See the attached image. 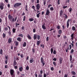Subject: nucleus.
<instances>
[{"instance_id": "obj_1", "label": "nucleus", "mask_w": 77, "mask_h": 77, "mask_svg": "<svg viewBox=\"0 0 77 77\" xmlns=\"http://www.w3.org/2000/svg\"><path fill=\"white\" fill-rule=\"evenodd\" d=\"M21 5H22V4L21 3H15L14 5V7L15 8H17V7H19V6H21Z\"/></svg>"}, {"instance_id": "obj_2", "label": "nucleus", "mask_w": 77, "mask_h": 77, "mask_svg": "<svg viewBox=\"0 0 77 77\" xmlns=\"http://www.w3.org/2000/svg\"><path fill=\"white\" fill-rule=\"evenodd\" d=\"M41 62L42 63V66H44L45 65V63L44 62V60L43 57H41L40 59Z\"/></svg>"}, {"instance_id": "obj_3", "label": "nucleus", "mask_w": 77, "mask_h": 77, "mask_svg": "<svg viewBox=\"0 0 77 77\" xmlns=\"http://www.w3.org/2000/svg\"><path fill=\"white\" fill-rule=\"evenodd\" d=\"M72 19H71L70 20L69 19L67 21V23H66V26H67V29H68L69 27V21H71Z\"/></svg>"}, {"instance_id": "obj_4", "label": "nucleus", "mask_w": 77, "mask_h": 77, "mask_svg": "<svg viewBox=\"0 0 77 77\" xmlns=\"http://www.w3.org/2000/svg\"><path fill=\"white\" fill-rule=\"evenodd\" d=\"M15 71L13 69H11L10 70V73L11 75H14Z\"/></svg>"}, {"instance_id": "obj_5", "label": "nucleus", "mask_w": 77, "mask_h": 77, "mask_svg": "<svg viewBox=\"0 0 77 77\" xmlns=\"http://www.w3.org/2000/svg\"><path fill=\"white\" fill-rule=\"evenodd\" d=\"M0 9L1 10H3L4 9V4L3 3L0 4Z\"/></svg>"}, {"instance_id": "obj_6", "label": "nucleus", "mask_w": 77, "mask_h": 77, "mask_svg": "<svg viewBox=\"0 0 77 77\" xmlns=\"http://www.w3.org/2000/svg\"><path fill=\"white\" fill-rule=\"evenodd\" d=\"M50 14V10L49 9H47L46 10V13L45 14V15H49V14Z\"/></svg>"}, {"instance_id": "obj_7", "label": "nucleus", "mask_w": 77, "mask_h": 77, "mask_svg": "<svg viewBox=\"0 0 77 77\" xmlns=\"http://www.w3.org/2000/svg\"><path fill=\"white\" fill-rule=\"evenodd\" d=\"M36 7L38 10H39V9H40V8H41V6H40V5L39 4H37Z\"/></svg>"}, {"instance_id": "obj_8", "label": "nucleus", "mask_w": 77, "mask_h": 77, "mask_svg": "<svg viewBox=\"0 0 77 77\" xmlns=\"http://www.w3.org/2000/svg\"><path fill=\"white\" fill-rule=\"evenodd\" d=\"M8 27L9 29V32H8V34L10 36V35H11V32H10L11 31V27L9 26H7Z\"/></svg>"}, {"instance_id": "obj_9", "label": "nucleus", "mask_w": 77, "mask_h": 77, "mask_svg": "<svg viewBox=\"0 0 77 77\" xmlns=\"http://www.w3.org/2000/svg\"><path fill=\"white\" fill-rule=\"evenodd\" d=\"M33 39L34 40H35L37 39V34H34Z\"/></svg>"}, {"instance_id": "obj_10", "label": "nucleus", "mask_w": 77, "mask_h": 77, "mask_svg": "<svg viewBox=\"0 0 77 77\" xmlns=\"http://www.w3.org/2000/svg\"><path fill=\"white\" fill-rule=\"evenodd\" d=\"M26 36L29 39H31L32 38L31 37V36H30V35L29 34H26Z\"/></svg>"}, {"instance_id": "obj_11", "label": "nucleus", "mask_w": 77, "mask_h": 77, "mask_svg": "<svg viewBox=\"0 0 77 77\" xmlns=\"http://www.w3.org/2000/svg\"><path fill=\"white\" fill-rule=\"evenodd\" d=\"M74 33L73 32L72 34L70 36L71 38V39L72 40H73L74 39Z\"/></svg>"}, {"instance_id": "obj_12", "label": "nucleus", "mask_w": 77, "mask_h": 77, "mask_svg": "<svg viewBox=\"0 0 77 77\" xmlns=\"http://www.w3.org/2000/svg\"><path fill=\"white\" fill-rule=\"evenodd\" d=\"M34 61H35V60H33V59L31 58V59H30V60H29L30 63H32L33 62H34Z\"/></svg>"}, {"instance_id": "obj_13", "label": "nucleus", "mask_w": 77, "mask_h": 77, "mask_svg": "<svg viewBox=\"0 0 77 77\" xmlns=\"http://www.w3.org/2000/svg\"><path fill=\"white\" fill-rule=\"evenodd\" d=\"M60 17H62V14H63V11L61 10L60 11Z\"/></svg>"}, {"instance_id": "obj_14", "label": "nucleus", "mask_w": 77, "mask_h": 77, "mask_svg": "<svg viewBox=\"0 0 77 77\" xmlns=\"http://www.w3.org/2000/svg\"><path fill=\"white\" fill-rule=\"evenodd\" d=\"M12 42V38H9L8 40V43L10 44V43H11Z\"/></svg>"}, {"instance_id": "obj_15", "label": "nucleus", "mask_w": 77, "mask_h": 77, "mask_svg": "<svg viewBox=\"0 0 77 77\" xmlns=\"http://www.w3.org/2000/svg\"><path fill=\"white\" fill-rule=\"evenodd\" d=\"M15 20V18H14L13 17V18H12V19H10V21H11V22H14Z\"/></svg>"}, {"instance_id": "obj_16", "label": "nucleus", "mask_w": 77, "mask_h": 77, "mask_svg": "<svg viewBox=\"0 0 77 77\" xmlns=\"http://www.w3.org/2000/svg\"><path fill=\"white\" fill-rule=\"evenodd\" d=\"M13 18V17L11 16V14H9L8 15V19L10 20L11 19H12Z\"/></svg>"}, {"instance_id": "obj_17", "label": "nucleus", "mask_w": 77, "mask_h": 77, "mask_svg": "<svg viewBox=\"0 0 77 77\" xmlns=\"http://www.w3.org/2000/svg\"><path fill=\"white\" fill-rule=\"evenodd\" d=\"M42 29H43L44 30H45L46 29V27H45V25H42Z\"/></svg>"}, {"instance_id": "obj_18", "label": "nucleus", "mask_w": 77, "mask_h": 77, "mask_svg": "<svg viewBox=\"0 0 77 77\" xmlns=\"http://www.w3.org/2000/svg\"><path fill=\"white\" fill-rule=\"evenodd\" d=\"M17 41H20L21 42V37H18L17 38Z\"/></svg>"}, {"instance_id": "obj_19", "label": "nucleus", "mask_w": 77, "mask_h": 77, "mask_svg": "<svg viewBox=\"0 0 77 77\" xmlns=\"http://www.w3.org/2000/svg\"><path fill=\"white\" fill-rule=\"evenodd\" d=\"M17 63L16 62V60H14L13 63L14 66H15L17 65Z\"/></svg>"}, {"instance_id": "obj_20", "label": "nucleus", "mask_w": 77, "mask_h": 77, "mask_svg": "<svg viewBox=\"0 0 77 77\" xmlns=\"http://www.w3.org/2000/svg\"><path fill=\"white\" fill-rule=\"evenodd\" d=\"M23 69V68L22 67H19V70L20 71V72H21Z\"/></svg>"}, {"instance_id": "obj_21", "label": "nucleus", "mask_w": 77, "mask_h": 77, "mask_svg": "<svg viewBox=\"0 0 77 77\" xmlns=\"http://www.w3.org/2000/svg\"><path fill=\"white\" fill-rule=\"evenodd\" d=\"M71 72L73 75H76V73L74 71H72Z\"/></svg>"}, {"instance_id": "obj_22", "label": "nucleus", "mask_w": 77, "mask_h": 77, "mask_svg": "<svg viewBox=\"0 0 77 77\" xmlns=\"http://www.w3.org/2000/svg\"><path fill=\"white\" fill-rule=\"evenodd\" d=\"M41 43V41H38L37 42V45H39V44Z\"/></svg>"}, {"instance_id": "obj_23", "label": "nucleus", "mask_w": 77, "mask_h": 77, "mask_svg": "<svg viewBox=\"0 0 77 77\" xmlns=\"http://www.w3.org/2000/svg\"><path fill=\"white\" fill-rule=\"evenodd\" d=\"M63 15H65V16H64V17H65V18H66V19L68 18V16L67 15H66V14H63Z\"/></svg>"}, {"instance_id": "obj_24", "label": "nucleus", "mask_w": 77, "mask_h": 77, "mask_svg": "<svg viewBox=\"0 0 77 77\" xmlns=\"http://www.w3.org/2000/svg\"><path fill=\"white\" fill-rule=\"evenodd\" d=\"M72 29L73 31H75V27L74 26H72Z\"/></svg>"}, {"instance_id": "obj_25", "label": "nucleus", "mask_w": 77, "mask_h": 77, "mask_svg": "<svg viewBox=\"0 0 77 77\" xmlns=\"http://www.w3.org/2000/svg\"><path fill=\"white\" fill-rule=\"evenodd\" d=\"M26 42H24V43L23 44V46L24 47H26Z\"/></svg>"}, {"instance_id": "obj_26", "label": "nucleus", "mask_w": 77, "mask_h": 77, "mask_svg": "<svg viewBox=\"0 0 77 77\" xmlns=\"http://www.w3.org/2000/svg\"><path fill=\"white\" fill-rule=\"evenodd\" d=\"M41 14V13L39 12L38 14H37L36 16L37 18H39V15Z\"/></svg>"}, {"instance_id": "obj_27", "label": "nucleus", "mask_w": 77, "mask_h": 77, "mask_svg": "<svg viewBox=\"0 0 77 77\" xmlns=\"http://www.w3.org/2000/svg\"><path fill=\"white\" fill-rule=\"evenodd\" d=\"M37 36V38L38 40H39V39H40V35H38Z\"/></svg>"}, {"instance_id": "obj_28", "label": "nucleus", "mask_w": 77, "mask_h": 77, "mask_svg": "<svg viewBox=\"0 0 77 77\" xmlns=\"http://www.w3.org/2000/svg\"><path fill=\"white\" fill-rule=\"evenodd\" d=\"M16 30V29H15V28H13V29H12V31H13V33H15Z\"/></svg>"}, {"instance_id": "obj_29", "label": "nucleus", "mask_w": 77, "mask_h": 77, "mask_svg": "<svg viewBox=\"0 0 77 77\" xmlns=\"http://www.w3.org/2000/svg\"><path fill=\"white\" fill-rule=\"evenodd\" d=\"M29 21H33L34 20V19H33L32 18H30L29 19Z\"/></svg>"}, {"instance_id": "obj_30", "label": "nucleus", "mask_w": 77, "mask_h": 77, "mask_svg": "<svg viewBox=\"0 0 77 77\" xmlns=\"http://www.w3.org/2000/svg\"><path fill=\"white\" fill-rule=\"evenodd\" d=\"M51 54H53V48H52L51 49Z\"/></svg>"}, {"instance_id": "obj_31", "label": "nucleus", "mask_w": 77, "mask_h": 77, "mask_svg": "<svg viewBox=\"0 0 77 77\" xmlns=\"http://www.w3.org/2000/svg\"><path fill=\"white\" fill-rule=\"evenodd\" d=\"M34 23H35V24H36V23H37V20H36V18L35 19V20L34 21Z\"/></svg>"}, {"instance_id": "obj_32", "label": "nucleus", "mask_w": 77, "mask_h": 77, "mask_svg": "<svg viewBox=\"0 0 77 77\" xmlns=\"http://www.w3.org/2000/svg\"><path fill=\"white\" fill-rule=\"evenodd\" d=\"M43 2L44 6H45V5H46V0L44 1Z\"/></svg>"}, {"instance_id": "obj_33", "label": "nucleus", "mask_w": 77, "mask_h": 77, "mask_svg": "<svg viewBox=\"0 0 77 77\" xmlns=\"http://www.w3.org/2000/svg\"><path fill=\"white\" fill-rule=\"evenodd\" d=\"M0 54H3V50L2 49H1L0 51Z\"/></svg>"}, {"instance_id": "obj_34", "label": "nucleus", "mask_w": 77, "mask_h": 77, "mask_svg": "<svg viewBox=\"0 0 77 77\" xmlns=\"http://www.w3.org/2000/svg\"><path fill=\"white\" fill-rule=\"evenodd\" d=\"M15 46H18V42H16L15 43Z\"/></svg>"}, {"instance_id": "obj_35", "label": "nucleus", "mask_w": 77, "mask_h": 77, "mask_svg": "<svg viewBox=\"0 0 77 77\" xmlns=\"http://www.w3.org/2000/svg\"><path fill=\"white\" fill-rule=\"evenodd\" d=\"M18 36H20V37H21V38H23V34H19L18 35Z\"/></svg>"}, {"instance_id": "obj_36", "label": "nucleus", "mask_w": 77, "mask_h": 77, "mask_svg": "<svg viewBox=\"0 0 77 77\" xmlns=\"http://www.w3.org/2000/svg\"><path fill=\"white\" fill-rule=\"evenodd\" d=\"M4 30L5 31H8V28L7 27H5L4 28Z\"/></svg>"}, {"instance_id": "obj_37", "label": "nucleus", "mask_w": 77, "mask_h": 77, "mask_svg": "<svg viewBox=\"0 0 77 77\" xmlns=\"http://www.w3.org/2000/svg\"><path fill=\"white\" fill-rule=\"evenodd\" d=\"M59 34H61L62 33V30H58Z\"/></svg>"}, {"instance_id": "obj_38", "label": "nucleus", "mask_w": 77, "mask_h": 77, "mask_svg": "<svg viewBox=\"0 0 77 77\" xmlns=\"http://www.w3.org/2000/svg\"><path fill=\"white\" fill-rule=\"evenodd\" d=\"M40 47H42L43 48H44V44H43V45L41 44L40 45Z\"/></svg>"}, {"instance_id": "obj_39", "label": "nucleus", "mask_w": 77, "mask_h": 77, "mask_svg": "<svg viewBox=\"0 0 77 77\" xmlns=\"http://www.w3.org/2000/svg\"><path fill=\"white\" fill-rule=\"evenodd\" d=\"M53 64L54 65V66H56V63L54 61L53 62Z\"/></svg>"}, {"instance_id": "obj_40", "label": "nucleus", "mask_w": 77, "mask_h": 77, "mask_svg": "<svg viewBox=\"0 0 77 77\" xmlns=\"http://www.w3.org/2000/svg\"><path fill=\"white\" fill-rule=\"evenodd\" d=\"M26 70H29V67L28 66H27L26 68Z\"/></svg>"}, {"instance_id": "obj_41", "label": "nucleus", "mask_w": 77, "mask_h": 77, "mask_svg": "<svg viewBox=\"0 0 77 77\" xmlns=\"http://www.w3.org/2000/svg\"><path fill=\"white\" fill-rule=\"evenodd\" d=\"M70 61H71V60H72V55H70Z\"/></svg>"}, {"instance_id": "obj_42", "label": "nucleus", "mask_w": 77, "mask_h": 77, "mask_svg": "<svg viewBox=\"0 0 77 77\" xmlns=\"http://www.w3.org/2000/svg\"><path fill=\"white\" fill-rule=\"evenodd\" d=\"M50 9L51 10V11H53L54 10V8L53 7H51L50 8Z\"/></svg>"}, {"instance_id": "obj_43", "label": "nucleus", "mask_w": 77, "mask_h": 77, "mask_svg": "<svg viewBox=\"0 0 77 77\" xmlns=\"http://www.w3.org/2000/svg\"><path fill=\"white\" fill-rule=\"evenodd\" d=\"M32 53H34L35 51V48H32Z\"/></svg>"}, {"instance_id": "obj_44", "label": "nucleus", "mask_w": 77, "mask_h": 77, "mask_svg": "<svg viewBox=\"0 0 77 77\" xmlns=\"http://www.w3.org/2000/svg\"><path fill=\"white\" fill-rule=\"evenodd\" d=\"M72 9L71 8H70L69 9V12H71L72 11Z\"/></svg>"}, {"instance_id": "obj_45", "label": "nucleus", "mask_w": 77, "mask_h": 77, "mask_svg": "<svg viewBox=\"0 0 77 77\" xmlns=\"http://www.w3.org/2000/svg\"><path fill=\"white\" fill-rule=\"evenodd\" d=\"M53 53V54H56V50H54Z\"/></svg>"}, {"instance_id": "obj_46", "label": "nucleus", "mask_w": 77, "mask_h": 77, "mask_svg": "<svg viewBox=\"0 0 77 77\" xmlns=\"http://www.w3.org/2000/svg\"><path fill=\"white\" fill-rule=\"evenodd\" d=\"M6 37V35L5 34V33H3V38H5Z\"/></svg>"}, {"instance_id": "obj_47", "label": "nucleus", "mask_w": 77, "mask_h": 77, "mask_svg": "<svg viewBox=\"0 0 77 77\" xmlns=\"http://www.w3.org/2000/svg\"><path fill=\"white\" fill-rule=\"evenodd\" d=\"M68 7L67 6H64L63 7V9H66V8H67Z\"/></svg>"}, {"instance_id": "obj_48", "label": "nucleus", "mask_w": 77, "mask_h": 77, "mask_svg": "<svg viewBox=\"0 0 77 77\" xmlns=\"http://www.w3.org/2000/svg\"><path fill=\"white\" fill-rule=\"evenodd\" d=\"M47 75H46V74L44 73V75H43V77H47Z\"/></svg>"}, {"instance_id": "obj_49", "label": "nucleus", "mask_w": 77, "mask_h": 77, "mask_svg": "<svg viewBox=\"0 0 77 77\" xmlns=\"http://www.w3.org/2000/svg\"><path fill=\"white\" fill-rule=\"evenodd\" d=\"M73 52H74V50H73V49H72L70 52V53L71 54H72V53H73Z\"/></svg>"}, {"instance_id": "obj_50", "label": "nucleus", "mask_w": 77, "mask_h": 77, "mask_svg": "<svg viewBox=\"0 0 77 77\" xmlns=\"http://www.w3.org/2000/svg\"><path fill=\"white\" fill-rule=\"evenodd\" d=\"M26 16H24L23 17V21H25V20H26Z\"/></svg>"}, {"instance_id": "obj_51", "label": "nucleus", "mask_w": 77, "mask_h": 77, "mask_svg": "<svg viewBox=\"0 0 77 77\" xmlns=\"http://www.w3.org/2000/svg\"><path fill=\"white\" fill-rule=\"evenodd\" d=\"M51 71L54 70V68L53 67H51Z\"/></svg>"}, {"instance_id": "obj_52", "label": "nucleus", "mask_w": 77, "mask_h": 77, "mask_svg": "<svg viewBox=\"0 0 77 77\" xmlns=\"http://www.w3.org/2000/svg\"><path fill=\"white\" fill-rule=\"evenodd\" d=\"M69 50H71V48H72V46H71V45H69Z\"/></svg>"}, {"instance_id": "obj_53", "label": "nucleus", "mask_w": 77, "mask_h": 77, "mask_svg": "<svg viewBox=\"0 0 77 77\" xmlns=\"http://www.w3.org/2000/svg\"><path fill=\"white\" fill-rule=\"evenodd\" d=\"M59 60H63V58L62 57H60Z\"/></svg>"}, {"instance_id": "obj_54", "label": "nucleus", "mask_w": 77, "mask_h": 77, "mask_svg": "<svg viewBox=\"0 0 77 77\" xmlns=\"http://www.w3.org/2000/svg\"><path fill=\"white\" fill-rule=\"evenodd\" d=\"M33 33H35L36 32V29H33Z\"/></svg>"}, {"instance_id": "obj_55", "label": "nucleus", "mask_w": 77, "mask_h": 77, "mask_svg": "<svg viewBox=\"0 0 77 77\" xmlns=\"http://www.w3.org/2000/svg\"><path fill=\"white\" fill-rule=\"evenodd\" d=\"M38 77H42V74H39L38 75Z\"/></svg>"}, {"instance_id": "obj_56", "label": "nucleus", "mask_w": 77, "mask_h": 77, "mask_svg": "<svg viewBox=\"0 0 77 77\" xmlns=\"http://www.w3.org/2000/svg\"><path fill=\"white\" fill-rule=\"evenodd\" d=\"M53 60H54V61H56V60H57V59H56V58H54L53 59Z\"/></svg>"}, {"instance_id": "obj_57", "label": "nucleus", "mask_w": 77, "mask_h": 77, "mask_svg": "<svg viewBox=\"0 0 77 77\" xmlns=\"http://www.w3.org/2000/svg\"><path fill=\"white\" fill-rule=\"evenodd\" d=\"M51 6H52V5H51V4L49 5L48 6V8H50V7Z\"/></svg>"}, {"instance_id": "obj_58", "label": "nucleus", "mask_w": 77, "mask_h": 77, "mask_svg": "<svg viewBox=\"0 0 77 77\" xmlns=\"http://www.w3.org/2000/svg\"><path fill=\"white\" fill-rule=\"evenodd\" d=\"M57 4L58 5H59L60 4V0H58Z\"/></svg>"}, {"instance_id": "obj_59", "label": "nucleus", "mask_w": 77, "mask_h": 77, "mask_svg": "<svg viewBox=\"0 0 77 77\" xmlns=\"http://www.w3.org/2000/svg\"><path fill=\"white\" fill-rule=\"evenodd\" d=\"M17 25L18 26H19V25H20V24H19V23L17 24V23H16V27H17Z\"/></svg>"}, {"instance_id": "obj_60", "label": "nucleus", "mask_w": 77, "mask_h": 77, "mask_svg": "<svg viewBox=\"0 0 77 77\" xmlns=\"http://www.w3.org/2000/svg\"><path fill=\"white\" fill-rule=\"evenodd\" d=\"M32 8L33 9H35V7L34 5H33L32 7Z\"/></svg>"}, {"instance_id": "obj_61", "label": "nucleus", "mask_w": 77, "mask_h": 77, "mask_svg": "<svg viewBox=\"0 0 77 77\" xmlns=\"http://www.w3.org/2000/svg\"><path fill=\"white\" fill-rule=\"evenodd\" d=\"M22 30H24V26H23L22 27Z\"/></svg>"}, {"instance_id": "obj_62", "label": "nucleus", "mask_w": 77, "mask_h": 77, "mask_svg": "<svg viewBox=\"0 0 77 77\" xmlns=\"http://www.w3.org/2000/svg\"><path fill=\"white\" fill-rule=\"evenodd\" d=\"M8 60H5V64H7V63H8Z\"/></svg>"}, {"instance_id": "obj_63", "label": "nucleus", "mask_w": 77, "mask_h": 77, "mask_svg": "<svg viewBox=\"0 0 77 77\" xmlns=\"http://www.w3.org/2000/svg\"><path fill=\"white\" fill-rule=\"evenodd\" d=\"M64 77H68V74H65Z\"/></svg>"}, {"instance_id": "obj_64", "label": "nucleus", "mask_w": 77, "mask_h": 77, "mask_svg": "<svg viewBox=\"0 0 77 77\" xmlns=\"http://www.w3.org/2000/svg\"><path fill=\"white\" fill-rule=\"evenodd\" d=\"M57 28L58 29H60V26H57Z\"/></svg>"}]
</instances>
